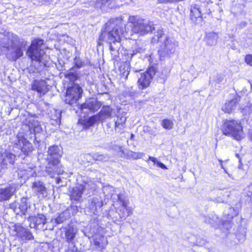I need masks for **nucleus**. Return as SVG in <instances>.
Returning a JSON list of instances; mask_svg holds the SVG:
<instances>
[{
	"label": "nucleus",
	"instance_id": "obj_1",
	"mask_svg": "<svg viewBox=\"0 0 252 252\" xmlns=\"http://www.w3.org/2000/svg\"><path fill=\"white\" fill-rule=\"evenodd\" d=\"M104 26V29L100 32L97 40V46L102 45L107 35L106 41L109 45L110 50H112V44L120 42L122 37L128 32V30L126 29L123 19L119 17L109 19Z\"/></svg>",
	"mask_w": 252,
	"mask_h": 252
},
{
	"label": "nucleus",
	"instance_id": "obj_2",
	"mask_svg": "<svg viewBox=\"0 0 252 252\" xmlns=\"http://www.w3.org/2000/svg\"><path fill=\"white\" fill-rule=\"evenodd\" d=\"M220 129L223 135L231 136L238 141L243 138V127L240 121L225 119L222 122Z\"/></svg>",
	"mask_w": 252,
	"mask_h": 252
},
{
	"label": "nucleus",
	"instance_id": "obj_3",
	"mask_svg": "<svg viewBox=\"0 0 252 252\" xmlns=\"http://www.w3.org/2000/svg\"><path fill=\"white\" fill-rule=\"evenodd\" d=\"M44 44V39L40 38H35L31 41L27 49L26 55L32 62L38 63L42 62L45 54L42 48Z\"/></svg>",
	"mask_w": 252,
	"mask_h": 252
},
{
	"label": "nucleus",
	"instance_id": "obj_4",
	"mask_svg": "<svg viewBox=\"0 0 252 252\" xmlns=\"http://www.w3.org/2000/svg\"><path fill=\"white\" fill-rule=\"evenodd\" d=\"M83 90L78 84L73 83L66 89L64 95L65 104L73 106L76 104L78 100L82 97Z\"/></svg>",
	"mask_w": 252,
	"mask_h": 252
},
{
	"label": "nucleus",
	"instance_id": "obj_5",
	"mask_svg": "<svg viewBox=\"0 0 252 252\" xmlns=\"http://www.w3.org/2000/svg\"><path fill=\"white\" fill-rule=\"evenodd\" d=\"M157 72V64H154L149 66L145 72L141 73L137 82L139 89L143 90L148 88Z\"/></svg>",
	"mask_w": 252,
	"mask_h": 252
},
{
	"label": "nucleus",
	"instance_id": "obj_6",
	"mask_svg": "<svg viewBox=\"0 0 252 252\" xmlns=\"http://www.w3.org/2000/svg\"><path fill=\"white\" fill-rule=\"evenodd\" d=\"M133 33H139L141 35L147 34L154 30L151 22L147 21L144 19H134L132 22Z\"/></svg>",
	"mask_w": 252,
	"mask_h": 252
},
{
	"label": "nucleus",
	"instance_id": "obj_7",
	"mask_svg": "<svg viewBox=\"0 0 252 252\" xmlns=\"http://www.w3.org/2000/svg\"><path fill=\"white\" fill-rule=\"evenodd\" d=\"M189 19L194 25H202L204 23L203 14L201 12L200 6L197 4H193L190 6Z\"/></svg>",
	"mask_w": 252,
	"mask_h": 252
},
{
	"label": "nucleus",
	"instance_id": "obj_8",
	"mask_svg": "<svg viewBox=\"0 0 252 252\" xmlns=\"http://www.w3.org/2000/svg\"><path fill=\"white\" fill-rule=\"evenodd\" d=\"M175 44L169 36H166L163 42L160 46L158 53L160 58H164L170 56L173 52Z\"/></svg>",
	"mask_w": 252,
	"mask_h": 252
},
{
	"label": "nucleus",
	"instance_id": "obj_9",
	"mask_svg": "<svg viewBox=\"0 0 252 252\" xmlns=\"http://www.w3.org/2000/svg\"><path fill=\"white\" fill-rule=\"evenodd\" d=\"M14 146L15 147H19L25 156H28L33 149L32 144L24 136L17 137V140L14 143Z\"/></svg>",
	"mask_w": 252,
	"mask_h": 252
},
{
	"label": "nucleus",
	"instance_id": "obj_10",
	"mask_svg": "<svg viewBox=\"0 0 252 252\" xmlns=\"http://www.w3.org/2000/svg\"><path fill=\"white\" fill-rule=\"evenodd\" d=\"M31 89L38 93L40 96L44 95L48 91L47 82L44 80H34L31 85Z\"/></svg>",
	"mask_w": 252,
	"mask_h": 252
},
{
	"label": "nucleus",
	"instance_id": "obj_11",
	"mask_svg": "<svg viewBox=\"0 0 252 252\" xmlns=\"http://www.w3.org/2000/svg\"><path fill=\"white\" fill-rule=\"evenodd\" d=\"M113 109L109 105H104L99 112L96 114L98 122L103 123L107 119L112 117Z\"/></svg>",
	"mask_w": 252,
	"mask_h": 252
},
{
	"label": "nucleus",
	"instance_id": "obj_12",
	"mask_svg": "<svg viewBox=\"0 0 252 252\" xmlns=\"http://www.w3.org/2000/svg\"><path fill=\"white\" fill-rule=\"evenodd\" d=\"M126 117L122 113L115 116L114 119V129L120 133L124 132V129L126 127Z\"/></svg>",
	"mask_w": 252,
	"mask_h": 252
},
{
	"label": "nucleus",
	"instance_id": "obj_13",
	"mask_svg": "<svg viewBox=\"0 0 252 252\" xmlns=\"http://www.w3.org/2000/svg\"><path fill=\"white\" fill-rule=\"evenodd\" d=\"M14 185L10 184L0 188V202L8 200L14 194Z\"/></svg>",
	"mask_w": 252,
	"mask_h": 252
},
{
	"label": "nucleus",
	"instance_id": "obj_14",
	"mask_svg": "<svg viewBox=\"0 0 252 252\" xmlns=\"http://www.w3.org/2000/svg\"><path fill=\"white\" fill-rule=\"evenodd\" d=\"M97 122V116L94 115L87 118H80L78 121V124L80 125L83 129H88L93 126Z\"/></svg>",
	"mask_w": 252,
	"mask_h": 252
},
{
	"label": "nucleus",
	"instance_id": "obj_15",
	"mask_svg": "<svg viewBox=\"0 0 252 252\" xmlns=\"http://www.w3.org/2000/svg\"><path fill=\"white\" fill-rule=\"evenodd\" d=\"M240 101V96H237L230 100L226 101L223 107L222 108V111L225 113L230 114L234 109L235 107L238 104Z\"/></svg>",
	"mask_w": 252,
	"mask_h": 252
},
{
	"label": "nucleus",
	"instance_id": "obj_16",
	"mask_svg": "<svg viewBox=\"0 0 252 252\" xmlns=\"http://www.w3.org/2000/svg\"><path fill=\"white\" fill-rule=\"evenodd\" d=\"M84 191V188H74L70 192L69 197L71 201L81 202L82 201V195Z\"/></svg>",
	"mask_w": 252,
	"mask_h": 252
},
{
	"label": "nucleus",
	"instance_id": "obj_17",
	"mask_svg": "<svg viewBox=\"0 0 252 252\" xmlns=\"http://www.w3.org/2000/svg\"><path fill=\"white\" fill-rule=\"evenodd\" d=\"M94 244L96 249L102 251L105 249L108 244L107 238L102 235H99L94 238Z\"/></svg>",
	"mask_w": 252,
	"mask_h": 252
},
{
	"label": "nucleus",
	"instance_id": "obj_18",
	"mask_svg": "<svg viewBox=\"0 0 252 252\" xmlns=\"http://www.w3.org/2000/svg\"><path fill=\"white\" fill-rule=\"evenodd\" d=\"M218 34L214 32H210L206 34L205 41L208 46L215 45L217 43Z\"/></svg>",
	"mask_w": 252,
	"mask_h": 252
},
{
	"label": "nucleus",
	"instance_id": "obj_19",
	"mask_svg": "<svg viewBox=\"0 0 252 252\" xmlns=\"http://www.w3.org/2000/svg\"><path fill=\"white\" fill-rule=\"evenodd\" d=\"M88 109L92 112L97 111L101 107L102 104L96 99L90 98L88 100Z\"/></svg>",
	"mask_w": 252,
	"mask_h": 252
},
{
	"label": "nucleus",
	"instance_id": "obj_20",
	"mask_svg": "<svg viewBox=\"0 0 252 252\" xmlns=\"http://www.w3.org/2000/svg\"><path fill=\"white\" fill-rule=\"evenodd\" d=\"M32 188L35 189L37 194H43L46 191V188L44 184L40 181L32 183Z\"/></svg>",
	"mask_w": 252,
	"mask_h": 252
},
{
	"label": "nucleus",
	"instance_id": "obj_21",
	"mask_svg": "<svg viewBox=\"0 0 252 252\" xmlns=\"http://www.w3.org/2000/svg\"><path fill=\"white\" fill-rule=\"evenodd\" d=\"M66 241L68 243L72 242V240L75 237L76 233L74 232L72 226H69L66 228L64 231Z\"/></svg>",
	"mask_w": 252,
	"mask_h": 252
},
{
	"label": "nucleus",
	"instance_id": "obj_22",
	"mask_svg": "<svg viewBox=\"0 0 252 252\" xmlns=\"http://www.w3.org/2000/svg\"><path fill=\"white\" fill-rule=\"evenodd\" d=\"M165 35L163 29H158L151 39V43L153 45L158 43L161 40V38Z\"/></svg>",
	"mask_w": 252,
	"mask_h": 252
},
{
	"label": "nucleus",
	"instance_id": "obj_23",
	"mask_svg": "<svg viewBox=\"0 0 252 252\" xmlns=\"http://www.w3.org/2000/svg\"><path fill=\"white\" fill-rule=\"evenodd\" d=\"M30 208V205H29L27 202V199L26 198H22L21 199V202L19 206V208L20 210L21 213L24 215H26L28 208Z\"/></svg>",
	"mask_w": 252,
	"mask_h": 252
},
{
	"label": "nucleus",
	"instance_id": "obj_24",
	"mask_svg": "<svg viewBox=\"0 0 252 252\" xmlns=\"http://www.w3.org/2000/svg\"><path fill=\"white\" fill-rule=\"evenodd\" d=\"M15 158L16 156L14 154L11 152L6 153H5L4 158L2 160V163L3 165H6L7 164L6 160H7L9 163L14 164Z\"/></svg>",
	"mask_w": 252,
	"mask_h": 252
},
{
	"label": "nucleus",
	"instance_id": "obj_25",
	"mask_svg": "<svg viewBox=\"0 0 252 252\" xmlns=\"http://www.w3.org/2000/svg\"><path fill=\"white\" fill-rule=\"evenodd\" d=\"M161 126L163 128L166 130H171L174 127V123L173 121L168 118H165L162 120Z\"/></svg>",
	"mask_w": 252,
	"mask_h": 252
},
{
	"label": "nucleus",
	"instance_id": "obj_26",
	"mask_svg": "<svg viewBox=\"0 0 252 252\" xmlns=\"http://www.w3.org/2000/svg\"><path fill=\"white\" fill-rule=\"evenodd\" d=\"M144 156V153L142 152H135L130 151L129 154L126 156V158L137 160L141 158Z\"/></svg>",
	"mask_w": 252,
	"mask_h": 252
},
{
	"label": "nucleus",
	"instance_id": "obj_27",
	"mask_svg": "<svg viewBox=\"0 0 252 252\" xmlns=\"http://www.w3.org/2000/svg\"><path fill=\"white\" fill-rule=\"evenodd\" d=\"M118 199L121 202V206L126 211L127 216L130 215L132 213V209L131 207H129L127 206L128 201H125L124 199H121L119 196H118Z\"/></svg>",
	"mask_w": 252,
	"mask_h": 252
},
{
	"label": "nucleus",
	"instance_id": "obj_28",
	"mask_svg": "<svg viewBox=\"0 0 252 252\" xmlns=\"http://www.w3.org/2000/svg\"><path fill=\"white\" fill-rule=\"evenodd\" d=\"M15 55L12 57L11 60L16 61L23 56V52L21 47H17L14 51Z\"/></svg>",
	"mask_w": 252,
	"mask_h": 252
},
{
	"label": "nucleus",
	"instance_id": "obj_29",
	"mask_svg": "<svg viewBox=\"0 0 252 252\" xmlns=\"http://www.w3.org/2000/svg\"><path fill=\"white\" fill-rule=\"evenodd\" d=\"M61 156L50 157V160L48 161V164L52 166H56L58 165L60 162V158Z\"/></svg>",
	"mask_w": 252,
	"mask_h": 252
},
{
	"label": "nucleus",
	"instance_id": "obj_30",
	"mask_svg": "<svg viewBox=\"0 0 252 252\" xmlns=\"http://www.w3.org/2000/svg\"><path fill=\"white\" fill-rule=\"evenodd\" d=\"M48 154L50 157L61 156L59 154V149L57 146H51L49 148Z\"/></svg>",
	"mask_w": 252,
	"mask_h": 252
},
{
	"label": "nucleus",
	"instance_id": "obj_31",
	"mask_svg": "<svg viewBox=\"0 0 252 252\" xmlns=\"http://www.w3.org/2000/svg\"><path fill=\"white\" fill-rule=\"evenodd\" d=\"M99 204L100 206H102V202L101 201H99L97 198H93L90 204V208L91 209L96 211L97 210V205Z\"/></svg>",
	"mask_w": 252,
	"mask_h": 252
},
{
	"label": "nucleus",
	"instance_id": "obj_32",
	"mask_svg": "<svg viewBox=\"0 0 252 252\" xmlns=\"http://www.w3.org/2000/svg\"><path fill=\"white\" fill-rule=\"evenodd\" d=\"M65 77L68 78L70 81L73 83V84L74 83V82H75L79 78V76L77 73L71 72L66 73L65 75Z\"/></svg>",
	"mask_w": 252,
	"mask_h": 252
},
{
	"label": "nucleus",
	"instance_id": "obj_33",
	"mask_svg": "<svg viewBox=\"0 0 252 252\" xmlns=\"http://www.w3.org/2000/svg\"><path fill=\"white\" fill-rule=\"evenodd\" d=\"M35 224L37 225H44L46 223V218L43 215H38L35 218Z\"/></svg>",
	"mask_w": 252,
	"mask_h": 252
},
{
	"label": "nucleus",
	"instance_id": "obj_34",
	"mask_svg": "<svg viewBox=\"0 0 252 252\" xmlns=\"http://www.w3.org/2000/svg\"><path fill=\"white\" fill-rule=\"evenodd\" d=\"M246 197L249 202H252V186L248 187Z\"/></svg>",
	"mask_w": 252,
	"mask_h": 252
},
{
	"label": "nucleus",
	"instance_id": "obj_35",
	"mask_svg": "<svg viewBox=\"0 0 252 252\" xmlns=\"http://www.w3.org/2000/svg\"><path fill=\"white\" fill-rule=\"evenodd\" d=\"M245 62L247 64L252 66V55H246L245 58Z\"/></svg>",
	"mask_w": 252,
	"mask_h": 252
},
{
	"label": "nucleus",
	"instance_id": "obj_36",
	"mask_svg": "<svg viewBox=\"0 0 252 252\" xmlns=\"http://www.w3.org/2000/svg\"><path fill=\"white\" fill-rule=\"evenodd\" d=\"M122 66H121L120 67V71H121V68ZM129 71H128L127 69L125 70L123 72H121V75L122 77H124L125 79H126L127 78L128 75H129Z\"/></svg>",
	"mask_w": 252,
	"mask_h": 252
},
{
	"label": "nucleus",
	"instance_id": "obj_37",
	"mask_svg": "<svg viewBox=\"0 0 252 252\" xmlns=\"http://www.w3.org/2000/svg\"><path fill=\"white\" fill-rule=\"evenodd\" d=\"M88 101H86L84 103H82L79 105V109L82 111L85 109H88Z\"/></svg>",
	"mask_w": 252,
	"mask_h": 252
},
{
	"label": "nucleus",
	"instance_id": "obj_38",
	"mask_svg": "<svg viewBox=\"0 0 252 252\" xmlns=\"http://www.w3.org/2000/svg\"><path fill=\"white\" fill-rule=\"evenodd\" d=\"M157 165L163 169H167V167L165 165V164L160 161H158V162H157Z\"/></svg>",
	"mask_w": 252,
	"mask_h": 252
},
{
	"label": "nucleus",
	"instance_id": "obj_39",
	"mask_svg": "<svg viewBox=\"0 0 252 252\" xmlns=\"http://www.w3.org/2000/svg\"><path fill=\"white\" fill-rule=\"evenodd\" d=\"M149 160H151L153 163H154L155 164V163H157V162H158V161L157 160V159L155 158V157H151V156H149V158H148Z\"/></svg>",
	"mask_w": 252,
	"mask_h": 252
},
{
	"label": "nucleus",
	"instance_id": "obj_40",
	"mask_svg": "<svg viewBox=\"0 0 252 252\" xmlns=\"http://www.w3.org/2000/svg\"><path fill=\"white\" fill-rule=\"evenodd\" d=\"M118 152L120 154V155H121V156H123L125 154L124 150L123 149L122 147H119Z\"/></svg>",
	"mask_w": 252,
	"mask_h": 252
},
{
	"label": "nucleus",
	"instance_id": "obj_41",
	"mask_svg": "<svg viewBox=\"0 0 252 252\" xmlns=\"http://www.w3.org/2000/svg\"><path fill=\"white\" fill-rule=\"evenodd\" d=\"M25 232L27 234V236L29 237V239H30L31 237H32V234L31 232L29 231H26L25 230H24Z\"/></svg>",
	"mask_w": 252,
	"mask_h": 252
},
{
	"label": "nucleus",
	"instance_id": "obj_42",
	"mask_svg": "<svg viewBox=\"0 0 252 252\" xmlns=\"http://www.w3.org/2000/svg\"><path fill=\"white\" fill-rule=\"evenodd\" d=\"M12 38L14 39V40L18 41L19 40V37L16 35H12Z\"/></svg>",
	"mask_w": 252,
	"mask_h": 252
},
{
	"label": "nucleus",
	"instance_id": "obj_43",
	"mask_svg": "<svg viewBox=\"0 0 252 252\" xmlns=\"http://www.w3.org/2000/svg\"><path fill=\"white\" fill-rule=\"evenodd\" d=\"M75 66L77 68H80V67H81L82 66V63H80L79 64L75 63Z\"/></svg>",
	"mask_w": 252,
	"mask_h": 252
},
{
	"label": "nucleus",
	"instance_id": "obj_44",
	"mask_svg": "<svg viewBox=\"0 0 252 252\" xmlns=\"http://www.w3.org/2000/svg\"><path fill=\"white\" fill-rule=\"evenodd\" d=\"M227 223L228 224H230L231 223V221L227 220V221H222V224H224L225 223Z\"/></svg>",
	"mask_w": 252,
	"mask_h": 252
},
{
	"label": "nucleus",
	"instance_id": "obj_45",
	"mask_svg": "<svg viewBox=\"0 0 252 252\" xmlns=\"http://www.w3.org/2000/svg\"><path fill=\"white\" fill-rule=\"evenodd\" d=\"M2 54V49L1 47H0V56Z\"/></svg>",
	"mask_w": 252,
	"mask_h": 252
},
{
	"label": "nucleus",
	"instance_id": "obj_46",
	"mask_svg": "<svg viewBox=\"0 0 252 252\" xmlns=\"http://www.w3.org/2000/svg\"><path fill=\"white\" fill-rule=\"evenodd\" d=\"M6 50H9L10 49V47L9 46L5 47Z\"/></svg>",
	"mask_w": 252,
	"mask_h": 252
},
{
	"label": "nucleus",
	"instance_id": "obj_47",
	"mask_svg": "<svg viewBox=\"0 0 252 252\" xmlns=\"http://www.w3.org/2000/svg\"><path fill=\"white\" fill-rule=\"evenodd\" d=\"M250 137V140L252 141V133H251Z\"/></svg>",
	"mask_w": 252,
	"mask_h": 252
},
{
	"label": "nucleus",
	"instance_id": "obj_48",
	"mask_svg": "<svg viewBox=\"0 0 252 252\" xmlns=\"http://www.w3.org/2000/svg\"><path fill=\"white\" fill-rule=\"evenodd\" d=\"M133 137H134V134H132L131 135V138H132Z\"/></svg>",
	"mask_w": 252,
	"mask_h": 252
},
{
	"label": "nucleus",
	"instance_id": "obj_49",
	"mask_svg": "<svg viewBox=\"0 0 252 252\" xmlns=\"http://www.w3.org/2000/svg\"><path fill=\"white\" fill-rule=\"evenodd\" d=\"M19 237L20 238H23V236H22V235H19Z\"/></svg>",
	"mask_w": 252,
	"mask_h": 252
}]
</instances>
